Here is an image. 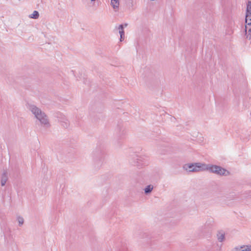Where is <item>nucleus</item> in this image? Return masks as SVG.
Returning <instances> with one entry per match:
<instances>
[{
    "label": "nucleus",
    "mask_w": 251,
    "mask_h": 251,
    "mask_svg": "<svg viewBox=\"0 0 251 251\" xmlns=\"http://www.w3.org/2000/svg\"><path fill=\"white\" fill-rule=\"evenodd\" d=\"M27 108L35 115V117L38 119L42 125H44L47 127L50 126L49 120L47 115L35 105L27 104Z\"/></svg>",
    "instance_id": "nucleus-1"
},
{
    "label": "nucleus",
    "mask_w": 251,
    "mask_h": 251,
    "mask_svg": "<svg viewBox=\"0 0 251 251\" xmlns=\"http://www.w3.org/2000/svg\"><path fill=\"white\" fill-rule=\"evenodd\" d=\"M93 158L96 169H98L102 165L104 159V151L103 146L97 147L93 152Z\"/></svg>",
    "instance_id": "nucleus-2"
},
{
    "label": "nucleus",
    "mask_w": 251,
    "mask_h": 251,
    "mask_svg": "<svg viewBox=\"0 0 251 251\" xmlns=\"http://www.w3.org/2000/svg\"><path fill=\"white\" fill-rule=\"evenodd\" d=\"M208 171L221 176H227L230 174L228 171L216 165L208 164Z\"/></svg>",
    "instance_id": "nucleus-3"
},
{
    "label": "nucleus",
    "mask_w": 251,
    "mask_h": 251,
    "mask_svg": "<svg viewBox=\"0 0 251 251\" xmlns=\"http://www.w3.org/2000/svg\"><path fill=\"white\" fill-rule=\"evenodd\" d=\"M116 130L119 137H122L125 135L126 131L122 121H118Z\"/></svg>",
    "instance_id": "nucleus-4"
},
{
    "label": "nucleus",
    "mask_w": 251,
    "mask_h": 251,
    "mask_svg": "<svg viewBox=\"0 0 251 251\" xmlns=\"http://www.w3.org/2000/svg\"><path fill=\"white\" fill-rule=\"evenodd\" d=\"M194 167L196 169V172L201 171L208 170V164L201 163H194Z\"/></svg>",
    "instance_id": "nucleus-5"
},
{
    "label": "nucleus",
    "mask_w": 251,
    "mask_h": 251,
    "mask_svg": "<svg viewBox=\"0 0 251 251\" xmlns=\"http://www.w3.org/2000/svg\"><path fill=\"white\" fill-rule=\"evenodd\" d=\"M146 77L147 80L151 81L154 80L156 78V76L154 72L149 69H147L146 71Z\"/></svg>",
    "instance_id": "nucleus-6"
},
{
    "label": "nucleus",
    "mask_w": 251,
    "mask_h": 251,
    "mask_svg": "<svg viewBox=\"0 0 251 251\" xmlns=\"http://www.w3.org/2000/svg\"><path fill=\"white\" fill-rule=\"evenodd\" d=\"M251 19V1H248L247 3V8L246 12L245 22L248 20Z\"/></svg>",
    "instance_id": "nucleus-7"
},
{
    "label": "nucleus",
    "mask_w": 251,
    "mask_h": 251,
    "mask_svg": "<svg viewBox=\"0 0 251 251\" xmlns=\"http://www.w3.org/2000/svg\"><path fill=\"white\" fill-rule=\"evenodd\" d=\"M143 158L141 156H136V158L134 159V165L138 167L145 165L146 163L143 160Z\"/></svg>",
    "instance_id": "nucleus-8"
},
{
    "label": "nucleus",
    "mask_w": 251,
    "mask_h": 251,
    "mask_svg": "<svg viewBox=\"0 0 251 251\" xmlns=\"http://www.w3.org/2000/svg\"><path fill=\"white\" fill-rule=\"evenodd\" d=\"M232 251H251V245L237 247L233 248Z\"/></svg>",
    "instance_id": "nucleus-9"
},
{
    "label": "nucleus",
    "mask_w": 251,
    "mask_h": 251,
    "mask_svg": "<svg viewBox=\"0 0 251 251\" xmlns=\"http://www.w3.org/2000/svg\"><path fill=\"white\" fill-rule=\"evenodd\" d=\"M8 180V174L6 171L4 170L1 177V185L3 186L5 185L7 180Z\"/></svg>",
    "instance_id": "nucleus-10"
},
{
    "label": "nucleus",
    "mask_w": 251,
    "mask_h": 251,
    "mask_svg": "<svg viewBox=\"0 0 251 251\" xmlns=\"http://www.w3.org/2000/svg\"><path fill=\"white\" fill-rule=\"evenodd\" d=\"M183 168L186 170L189 169V172H196V169L194 167V163L185 164Z\"/></svg>",
    "instance_id": "nucleus-11"
},
{
    "label": "nucleus",
    "mask_w": 251,
    "mask_h": 251,
    "mask_svg": "<svg viewBox=\"0 0 251 251\" xmlns=\"http://www.w3.org/2000/svg\"><path fill=\"white\" fill-rule=\"evenodd\" d=\"M118 29H119V33L120 35V40L121 42H122L125 39V31L123 29V27L122 25H119L118 27Z\"/></svg>",
    "instance_id": "nucleus-12"
},
{
    "label": "nucleus",
    "mask_w": 251,
    "mask_h": 251,
    "mask_svg": "<svg viewBox=\"0 0 251 251\" xmlns=\"http://www.w3.org/2000/svg\"><path fill=\"white\" fill-rule=\"evenodd\" d=\"M111 5L114 9H118L119 7V0H111Z\"/></svg>",
    "instance_id": "nucleus-13"
},
{
    "label": "nucleus",
    "mask_w": 251,
    "mask_h": 251,
    "mask_svg": "<svg viewBox=\"0 0 251 251\" xmlns=\"http://www.w3.org/2000/svg\"><path fill=\"white\" fill-rule=\"evenodd\" d=\"M153 188V186L150 184V185H147L144 189V193L146 195H149V194H150L152 189Z\"/></svg>",
    "instance_id": "nucleus-14"
},
{
    "label": "nucleus",
    "mask_w": 251,
    "mask_h": 251,
    "mask_svg": "<svg viewBox=\"0 0 251 251\" xmlns=\"http://www.w3.org/2000/svg\"><path fill=\"white\" fill-rule=\"evenodd\" d=\"M217 236L218 241L222 242L225 239V233L223 232H219L217 234Z\"/></svg>",
    "instance_id": "nucleus-15"
},
{
    "label": "nucleus",
    "mask_w": 251,
    "mask_h": 251,
    "mask_svg": "<svg viewBox=\"0 0 251 251\" xmlns=\"http://www.w3.org/2000/svg\"><path fill=\"white\" fill-rule=\"evenodd\" d=\"M246 38L249 40L251 38V26H249L247 30H245Z\"/></svg>",
    "instance_id": "nucleus-16"
},
{
    "label": "nucleus",
    "mask_w": 251,
    "mask_h": 251,
    "mask_svg": "<svg viewBox=\"0 0 251 251\" xmlns=\"http://www.w3.org/2000/svg\"><path fill=\"white\" fill-rule=\"evenodd\" d=\"M39 17V12L37 11H34L33 13L29 16V17L32 19H37Z\"/></svg>",
    "instance_id": "nucleus-17"
},
{
    "label": "nucleus",
    "mask_w": 251,
    "mask_h": 251,
    "mask_svg": "<svg viewBox=\"0 0 251 251\" xmlns=\"http://www.w3.org/2000/svg\"><path fill=\"white\" fill-rule=\"evenodd\" d=\"M17 220L18 221V222L19 223V226H21L24 224V220L22 217H21L20 216H17Z\"/></svg>",
    "instance_id": "nucleus-18"
},
{
    "label": "nucleus",
    "mask_w": 251,
    "mask_h": 251,
    "mask_svg": "<svg viewBox=\"0 0 251 251\" xmlns=\"http://www.w3.org/2000/svg\"><path fill=\"white\" fill-rule=\"evenodd\" d=\"M61 126L65 128H68L69 126V123L66 120L65 121L61 122Z\"/></svg>",
    "instance_id": "nucleus-19"
},
{
    "label": "nucleus",
    "mask_w": 251,
    "mask_h": 251,
    "mask_svg": "<svg viewBox=\"0 0 251 251\" xmlns=\"http://www.w3.org/2000/svg\"><path fill=\"white\" fill-rule=\"evenodd\" d=\"M246 25L245 30H247L249 26H251V19L248 20L247 22H245Z\"/></svg>",
    "instance_id": "nucleus-20"
},
{
    "label": "nucleus",
    "mask_w": 251,
    "mask_h": 251,
    "mask_svg": "<svg viewBox=\"0 0 251 251\" xmlns=\"http://www.w3.org/2000/svg\"><path fill=\"white\" fill-rule=\"evenodd\" d=\"M120 25H123V29H124V28L126 27L128 25V24L127 23H125L124 24H121Z\"/></svg>",
    "instance_id": "nucleus-21"
},
{
    "label": "nucleus",
    "mask_w": 251,
    "mask_h": 251,
    "mask_svg": "<svg viewBox=\"0 0 251 251\" xmlns=\"http://www.w3.org/2000/svg\"><path fill=\"white\" fill-rule=\"evenodd\" d=\"M92 1H95L96 0H91Z\"/></svg>",
    "instance_id": "nucleus-22"
}]
</instances>
